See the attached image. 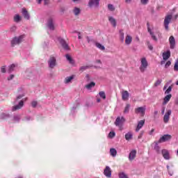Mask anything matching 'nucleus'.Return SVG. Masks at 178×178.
<instances>
[{
	"label": "nucleus",
	"instance_id": "obj_1",
	"mask_svg": "<svg viewBox=\"0 0 178 178\" xmlns=\"http://www.w3.org/2000/svg\"><path fill=\"white\" fill-rule=\"evenodd\" d=\"M57 40L65 51H70V47H69V44H67V42H66V40H65V39L61 37H58Z\"/></svg>",
	"mask_w": 178,
	"mask_h": 178
},
{
	"label": "nucleus",
	"instance_id": "obj_2",
	"mask_svg": "<svg viewBox=\"0 0 178 178\" xmlns=\"http://www.w3.org/2000/svg\"><path fill=\"white\" fill-rule=\"evenodd\" d=\"M23 38H24V35H22L19 37H15L11 40L12 47H15V45H19L20 42L23 41Z\"/></svg>",
	"mask_w": 178,
	"mask_h": 178
},
{
	"label": "nucleus",
	"instance_id": "obj_3",
	"mask_svg": "<svg viewBox=\"0 0 178 178\" xmlns=\"http://www.w3.org/2000/svg\"><path fill=\"white\" fill-rule=\"evenodd\" d=\"M141 65L140 67V70L141 72V73H144V72H145V69L147 67H148V61H147V58H145V57L141 58Z\"/></svg>",
	"mask_w": 178,
	"mask_h": 178
},
{
	"label": "nucleus",
	"instance_id": "obj_4",
	"mask_svg": "<svg viewBox=\"0 0 178 178\" xmlns=\"http://www.w3.org/2000/svg\"><path fill=\"white\" fill-rule=\"evenodd\" d=\"M47 63L49 69H54L57 65L56 58L54 56L50 57L49 60L47 61Z\"/></svg>",
	"mask_w": 178,
	"mask_h": 178
},
{
	"label": "nucleus",
	"instance_id": "obj_5",
	"mask_svg": "<svg viewBox=\"0 0 178 178\" xmlns=\"http://www.w3.org/2000/svg\"><path fill=\"white\" fill-rule=\"evenodd\" d=\"M147 32L149 33V35L152 37V40L153 41H158V38H156V36L155 35V34L154 33V31H152L154 30V27H152L151 29V27L149 26V22L147 23Z\"/></svg>",
	"mask_w": 178,
	"mask_h": 178
},
{
	"label": "nucleus",
	"instance_id": "obj_6",
	"mask_svg": "<svg viewBox=\"0 0 178 178\" xmlns=\"http://www.w3.org/2000/svg\"><path fill=\"white\" fill-rule=\"evenodd\" d=\"M172 15H168L164 19V27L165 30H169V23L172 21Z\"/></svg>",
	"mask_w": 178,
	"mask_h": 178
},
{
	"label": "nucleus",
	"instance_id": "obj_7",
	"mask_svg": "<svg viewBox=\"0 0 178 178\" xmlns=\"http://www.w3.org/2000/svg\"><path fill=\"white\" fill-rule=\"evenodd\" d=\"M47 27L50 30V31H55V24L54 23V19L49 18L47 20Z\"/></svg>",
	"mask_w": 178,
	"mask_h": 178
},
{
	"label": "nucleus",
	"instance_id": "obj_8",
	"mask_svg": "<svg viewBox=\"0 0 178 178\" xmlns=\"http://www.w3.org/2000/svg\"><path fill=\"white\" fill-rule=\"evenodd\" d=\"M104 176H106V177H112V170H111V167L106 166V168L104 170Z\"/></svg>",
	"mask_w": 178,
	"mask_h": 178
},
{
	"label": "nucleus",
	"instance_id": "obj_9",
	"mask_svg": "<svg viewBox=\"0 0 178 178\" xmlns=\"http://www.w3.org/2000/svg\"><path fill=\"white\" fill-rule=\"evenodd\" d=\"M169 140H172V136L169 134H165L161 138H160L159 143H166V141H169Z\"/></svg>",
	"mask_w": 178,
	"mask_h": 178
},
{
	"label": "nucleus",
	"instance_id": "obj_10",
	"mask_svg": "<svg viewBox=\"0 0 178 178\" xmlns=\"http://www.w3.org/2000/svg\"><path fill=\"white\" fill-rule=\"evenodd\" d=\"M99 1L101 0H89L88 6L89 8H92V6H95L98 8L99 6Z\"/></svg>",
	"mask_w": 178,
	"mask_h": 178
},
{
	"label": "nucleus",
	"instance_id": "obj_11",
	"mask_svg": "<svg viewBox=\"0 0 178 178\" xmlns=\"http://www.w3.org/2000/svg\"><path fill=\"white\" fill-rule=\"evenodd\" d=\"M169 42H170V49H175L176 47V40L175 39V37L171 35L169 38Z\"/></svg>",
	"mask_w": 178,
	"mask_h": 178
},
{
	"label": "nucleus",
	"instance_id": "obj_12",
	"mask_svg": "<svg viewBox=\"0 0 178 178\" xmlns=\"http://www.w3.org/2000/svg\"><path fill=\"white\" fill-rule=\"evenodd\" d=\"M161 154L163 155V158H164V159H165L166 161H169V159H170V155L168 149H163L161 150Z\"/></svg>",
	"mask_w": 178,
	"mask_h": 178
},
{
	"label": "nucleus",
	"instance_id": "obj_13",
	"mask_svg": "<svg viewBox=\"0 0 178 178\" xmlns=\"http://www.w3.org/2000/svg\"><path fill=\"white\" fill-rule=\"evenodd\" d=\"M146 109L147 108H146L145 106L138 107V108L135 109V113H140V115H145Z\"/></svg>",
	"mask_w": 178,
	"mask_h": 178
},
{
	"label": "nucleus",
	"instance_id": "obj_14",
	"mask_svg": "<svg viewBox=\"0 0 178 178\" xmlns=\"http://www.w3.org/2000/svg\"><path fill=\"white\" fill-rule=\"evenodd\" d=\"M24 105V102L23 100H21L17 105H15L13 107V112H15V111H17L19 109H22Z\"/></svg>",
	"mask_w": 178,
	"mask_h": 178
},
{
	"label": "nucleus",
	"instance_id": "obj_15",
	"mask_svg": "<svg viewBox=\"0 0 178 178\" xmlns=\"http://www.w3.org/2000/svg\"><path fill=\"white\" fill-rule=\"evenodd\" d=\"M170 115H172V110H168L163 117L164 123H168V122H169Z\"/></svg>",
	"mask_w": 178,
	"mask_h": 178
},
{
	"label": "nucleus",
	"instance_id": "obj_16",
	"mask_svg": "<svg viewBox=\"0 0 178 178\" xmlns=\"http://www.w3.org/2000/svg\"><path fill=\"white\" fill-rule=\"evenodd\" d=\"M80 104H81V100H80V99H76L74 106L72 107L71 113H74V111H76V109H77V107L80 106Z\"/></svg>",
	"mask_w": 178,
	"mask_h": 178
},
{
	"label": "nucleus",
	"instance_id": "obj_17",
	"mask_svg": "<svg viewBox=\"0 0 178 178\" xmlns=\"http://www.w3.org/2000/svg\"><path fill=\"white\" fill-rule=\"evenodd\" d=\"M22 13L24 19H26V20L30 19V14H29V11H27V10H26V8H22Z\"/></svg>",
	"mask_w": 178,
	"mask_h": 178
},
{
	"label": "nucleus",
	"instance_id": "obj_18",
	"mask_svg": "<svg viewBox=\"0 0 178 178\" xmlns=\"http://www.w3.org/2000/svg\"><path fill=\"white\" fill-rule=\"evenodd\" d=\"M136 155H137V151L136 149L131 151L129 155V161H133L136 158Z\"/></svg>",
	"mask_w": 178,
	"mask_h": 178
},
{
	"label": "nucleus",
	"instance_id": "obj_19",
	"mask_svg": "<svg viewBox=\"0 0 178 178\" xmlns=\"http://www.w3.org/2000/svg\"><path fill=\"white\" fill-rule=\"evenodd\" d=\"M108 22L111 23L113 27H116V26H118V22H116V19L112 16L108 17Z\"/></svg>",
	"mask_w": 178,
	"mask_h": 178
},
{
	"label": "nucleus",
	"instance_id": "obj_20",
	"mask_svg": "<svg viewBox=\"0 0 178 178\" xmlns=\"http://www.w3.org/2000/svg\"><path fill=\"white\" fill-rule=\"evenodd\" d=\"M74 77H76L75 75H71L70 76L65 77L64 80L65 84H69V83H72V81L74 79Z\"/></svg>",
	"mask_w": 178,
	"mask_h": 178
},
{
	"label": "nucleus",
	"instance_id": "obj_21",
	"mask_svg": "<svg viewBox=\"0 0 178 178\" xmlns=\"http://www.w3.org/2000/svg\"><path fill=\"white\" fill-rule=\"evenodd\" d=\"M65 58L67 60H68V62L70 63V65L74 66V65L76 64V61H74V60L72 58V56H70V55L66 54Z\"/></svg>",
	"mask_w": 178,
	"mask_h": 178
},
{
	"label": "nucleus",
	"instance_id": "obj_22",
	"mask_svg": "<svg viewBox=\"0 0 178 178\" xmlns=\"http://www.w3.org/2000/svg\"><path fill=\"white\" fill-rule=\"evenodd\" d=\"M170 58V50H167L166 52L163 53V60H168Z\"/></svg>",
	"mask_w": 178,
	"mask_h": 178
},
{
	"label": "nucleus",
	"instance_id": "obj_23",
	"mask_svg": "<svg viewBox=\"0 0 178 178\" xmlns=\"http://www.w3.org/2000/svg\"><path fill=\"white\" fill-rule=\"evenodd\" d=\"M131 41H133V38L130 35H127L125 38V44L127 45H130L131 44Z\"/></svg>",
	"mask_w": 178,
	"mask_h": 178
},
{
	"label": "nucleus",
	"instance_id": "obj_24",
	"mask_svg": "<svg viewBox=\"0 0 178 178\" xmlns=\"http://www.w3.org/2000/svg\"><path fill=\"white\" fill-rule=\"evenodd\" d=\"M170 98H172V95H167L163 99V105H166V104H168V102L170 101Z\"/></svg>",
	"mask_w": 178,
	"mask_h": 178
},
{
	"label": "nucleus",
	"instance_id": "obj_25",
	"mask_svg": "<svg viewBox=\"0 0 178 178\" xmlns=\"http://www.w3.org/2000/svg\"><path fill=\"white\" fill-rule=\"evenodd\" d=\"M129 92L127 90L122 92L123 101H127V99H129Z\"/></svg>",
	"mask_w": 178,
	"mask_h": 178
},
{
	"label": "nucleus",
	"instance_id": "obj_26",
	"mask_svg": "<svg viewBox=\"0 0 178 178\" xmlns=\"http://www.w3.org/2000/svg\"><path fill=\"white\" fill-rule=\"evenodd\" d=\"M125 140L127 141H130V140H133V134L131 132H128L125 134Z\"/></svg>",
	"mask_w": 178,
	"mask_h": 178
},
{
	"label": "nucleus",
	"instance_id": "obj_27",
	"mask_svg": "<svg viewBox=\"0 0 178 178\" xmlns=\"http://www.w3.org/2000/svg\"><path fill=\"white\" fill-rule=\"evenodd\" d=\"M95 86V82L91 81L88 84L86 85L85 88H87L88 90H91Z\"/></svg>",
	"mask_w": 178,
	"mask_h": 178
},
{
	"label": "nucleus",
	"instance_id": "obj_28",
	"mask_svg": "<svg viewBox=\"0 0 178 178\" xmlns=\"http://www.w3.org/2000/svg\"><path fill=\"white\" fill-rule=\"evenodd\" d=\"M119 33H120V40L121 42H124V33H123V29H120Z\"/></svg>",
	"mask_w": 178,
	"mask_h": 178
},
{
	"label": "nucleus",
	"instance_id": "obj_29",
	"mask_svg": "<svg viewBox=\"0 0 178 178\" xmlns=\"http://www.w3.org/2000/svg\"><path fill=\"white\" fill-rule=\"evenodd\" d=\"M90 67H92V65L81 66L79 67V72H84L87 69H90Z\"/></svg>",
	"mask_w": 178,
	"mask_h": 178
},
{
	"label": "nucleus",
	"instance_id": "obj_30",
	"mask_svg": "<svg viewBox=\"0 0 178 178\" xmlns=\"http://www.w3.org/2000/svg\"><path fill=\"white\" fill-rule=\"evenodd\" d=\"M154 149H155L156 154H161V147H159V145L158 144V143H155Z\"/></svg>",
	"mask_w": 178,
	"mask_h": 178
},
{
	"label": "nucleus",
	"instance_id": "obj_31",
	"mask_svg": "<svg viewBox=\"0 0 178 178\" xmlns=\"http://www.w3.org/2000/svg\"><path fill=\"white\" fill-rule=\"evenodd\" d=\"M110 154H111V156H116V155L118 154V151H116V149H115V148H111V149H110Z\"/></svg>",
	"mask_w": 178,
	"mask_h": 178
},
{
	"label": "nucleus",
	"instance_id": "obj_32",
	"mask_svg": "<svg viewBox=\"0 0 178 178\" xmlns=\"http://www.w3.org/2000/svg\"><path fill=\"white\" fill-rule=\"evenodd\" d=\"M81 12V10H80V8L77 7H75L74 8L73 13L75 15V16H77Z\"/></svg>",
	"mask_w": 178,
	"mask_h": 178
},
{
	"label": "nucleus",
	"instance_id": "obj_33",
	"mask_svg": "<svg viewBox=\"0 0 178 178\" xmlns=\"http://www.w3.org/2000/svg\"><path fill=\"white\" fill-rule=\"evenodd\" d=\"M118 177L119 178H129V177L127 176V175L126 173H124V172H120L118 174Z\"/></svg>",
	"mask_w": 178,
	"mask_h": 178
},
{
	"label": "nucleus",
	"instance_id": "obj_34",
	"mask_svg": "<svg viewBox=\"0 0 178 178\" xmlns=\"http://www.w3.org/2000/svg\"><path fill=\"white\" fill-rule=\"evenodd\" d=\"M96 47L101 49L102 51H105V46L102 45L101 43H96Z\"/></svg>",
	"mask_w": 178,
	"mask_h": 178
},
{
	"label": "nucleus",
	"instance_id": "obj_35",
	"mask_svg": "<svg viewBox=\"0 0 178 178\" xmlns=\"http://www.w3.org/2000/svg\"><path fill=\"white\" fill-rule=\"evenodd\" d=\"M15 67H16V65L15 64H12L11 65H10L8 70V73H12V72L15 70Z\"/></svg>",
	"mask_w": 178,
	"mask_h": 178
},
{
	"label": "nucleus",
	"instance_id": "obj_36",
	"mask_svg": "<svg viewBox=\"0 0 178 178\" xmlns=\"http://www.w3.org/2000/svg\"><path fill=\"white\" fill-rule=\"evenodd\" d=\"M22 19V17L19 15H15L14 16V22H16V23H19V22Z\"/></svg>",
	"mask_w": 178,
	"mask_h": 178
},
{
	"label": "nucleus",
	"instance_id": "obj_37",
	"mask_svg": "<svg viewBox=\"0 0 178 178\" xmlns=\"http://www.w3.org/2000/svg\"><path fill=\"white\" fill-rule=\"evenodd\" d=\"M129 112H130V104H127L124 110V113H129Z\"/></svg>",
	"mask_w": 178,
	"mask_h": 178
},
{
	"label": "nucleus",
	"instance_id": "obj_38",
	"mask_svg": "<svg viewBox=\"0 0 178 178\" xmlns=\"http://www.w3.org/2000/svg\"><path fill=\"white\" fill-rule=\"evenodd\" d=\"M99 95L103 99H106V95H105V92H99Z\"/></svg>",
	"mask_w": 178,
	"mask_h": 178
},
{
	"label": "nucleus",
	"instance_id": "obj_39",
	"mask_svg": "<svg viewBox=\"0 0 178 178\" xmlns=\"http://www.w3.org/2000/svg\"><path fill=\"white\" fill-rule=\"evenodd\" d=\"M145 123V120H140L138 122L137 126L141 129L144 126Z\"/></svg>",
	"mask_w": 178,
	"mask_h": 178
},
{
	"label": "nucleus",
	"instance_id": "obj_40",
	"mask_svg": "<svg viewBox=\"0 0 178 178\" xmlns=\"http://www.w3.org/2000/svg\"><path fill=\"white\" fill-rule=\"evenodd\" d=\"M147 48H148V49H149V51H152L154 49V47L152 46V44H151V42H149V41L147 42Z\"/></svg>",
	"mask_w": 178,
	"mask_h": 178
},
{
	"label": "nucleus",
	"instance_id": "obj_41",
	"mask_svg": "<svg viewBox=\"0 0 178 178\" xmlns=\"http://www.w3.org/2000/svg\"><path fill=\"white\" fill-rule=\"evenodd\" d=\"M120 122H122L120 117H118L115 120V124H116V126H119L120 124Z\"/></svg>",
	"mask_w": 178,
	"mask_h": 178
},
{
	"label": "nucleus",
	"instance_id": "obj_42",
	"mask_svg": "<svg viewBox=\"0 0 178 178\" xmlns=\"http://www.w3.org/2000/svg\"><path fill=\"white\" fill-rule=\"evenodd\" d=\"M161 83H162V79H158L155 83H154V87H158V86H161Z\"/></svg>",
	"mask_w": 178,
	"mask_h": 178
},
{
	"label": "nucleus",
	"instance_id": "obj_43",
	"mask_svg": "<svg viewBox=\"0 0 178 178\" xmlns=\"http://www.w3.org/2000/svg\"><path fill=\"white\" fill-rule=\"evenodd\" d=\"M115 136H116V133H115V131H110L108 134V137L110 138H113V137H115Z\"/></svg>",
	"mask_w": 178,
	"mask_h": 178
},
{
	"label": "nucleus",
	"instance_id": "obj_44",
	"mask_svg": "<svg viewBox=\"0 0 178 178\" xmlns=\"http://www.w3.org/2000/svg\"><path fill=\"white\" fill-rule=\"evenodd\" d=\"M175 72H178V58L177 59L175 65H174Z\"/></svg>",
	"mask_w": 178,
	"mask_h": 178
},
{
	"label": "nucleus",
	"instance_id": "obj_45",
	"mask_svg": "<svg viewBox=\"0 0 178 178\" xmlns=\"http://www.w3.org/2000/svg\"><path fill=\"white\" fill-rule=\"evenodd\" d=\"M108 10H111V12H113V10H115V7H113V5L112 4H108Z\"/></svg>",
	"mask_w": 178,
	"mask_h": 178
},
{
	"label": "nucleus",
	"instance_id": "obj_46",
	"mask_svg": "<svg viewBox=\"0 0 178 178\" xmlns=\"http://www.w3.org/2000/svg\"><path fill=\"white\" fill-rule=\"evenodd\" d=\"M170 167H169V165H167V170H168V173L170 176H173V171H170Z\"/></svg>",
	"mask_w": 178,
	"mask_h": 178
},
{
	"label": "nucleus",
	"instance_id": "obj_47",
	"mask_svg": "<svg viewBox=\"0 0 178 178\" xmlns=\"http://www.w3.org/2000/svg\"><path fill=\"white\" fill-rule=\"evenodd\" d=\"M172 86H169L168 89L165 91V94H170L172 92Z\"/></svg>",
	"mask_w": 178,
	"mask_h": 178
},
{
	"label": "nucleus",
	"instance_id": "obj_48",
	"mask_svg": "<svg viewBox=\"0 0 178 178\" xmlns=\"http://www.w3.org/2000/svg\"><path fill=\"white\" fill-rule=\"evenodd\" d=\"M171 65H172V62L170 60L167 61L165 65V68L168 69V67H169V66H170Z\"/></svg>",
	"mask_w": 178,
	"mask_h": 178
},
{
	"label": "nucleus",
	"instance_id": "obj_49",
	"mask_svg": "<svg viewBox=\"0 0 178 178\" xmlns=\"http://www.w3.org/2000/svg\"><path fill=\"white\" fill-rule=\"evenodd\" d=\"M143 136H144V131H141L139 136H138V140L143 138Z\"/></svg>",
	"mask_w": 178,
	"mask_h": 178
},
{
	"label": "nucleus",
	"instance_id": "obj_50",
	"mask_svg": "<svg viewBox=\"0 0 178 178\" xmlns=\"http://www.w3.org/2000/svg\"><path fill=\"white\" fill-rule=\"evenodd\" d=\"M149 0H140V2L142 3V5H147V3H148V1Z\"/></svg>",
	"mask_w": 178,
	"mask_h": 178
},
{
	"label": "nucleus",
	"instance_id": "obj_51",
	"mask_svg": "<svg viewBox=\"0 0 178 178\" xmlns=\"http://www.w3.org/2000/svg\"><path fill=\"white\" fill-rule=\"evenodd\" d=\"M1 73H6V68L5 67V66H2L1 67Z\"/></svg>",
	"mask_w": 178,
	"mask_h": 178
},
{
	"label": "nucleus",
	"instance_id": "obj_52",
	"mask_svg": "<svg viewBox=\"0 0 178 178\" xmlns=\"http://www.w3.org/2000/svg\"><path fill=\"white\" fill-rule=\"evenodd\" d=\"M65 10H66V8H65V7H60V13H62V14L65 13Z\"/></svg>",
	"mask_w": 178,
	"mask_h": 178
},
{
	"label": "nucleus",
	"instance_id": "obj_53",
	"mask_svg": "<svg viewBox=\"0 0 178 178\" xmlns=\"http://www.w3.org/2000/svg\"><path fill=\"white\" fill-rule=\"evenodd\" d=\"M37 104H38V103L36 101H33L31 102V105H32L33 108H35V106H37Z\"/></svg>",
	"mask_w": 178,
	"mask_h": 178
},
{
	"label": "nucleus",
	"instance_id": "obj_54",
	"mask_svg": "<svg viewBox=\"0 0 178 178\" xmlns=\"http://www.w3.org/2000/svg\"><path fill=\"white\" fill-rule=\"evenodd\" d=\"M23 97H24V95H19L17 97L16 101H17L18 99H22V98H23Z\"/></svg>",
	"mask_w": 178,
	"mask_h": 178
},
{
	"label": "nucleus",
	"instance_id": "obj_55",
	"mask_svg": "<svg viewBox=\"0 0 178 178\" xmlns=\"http://www.w3.org/2000/svg\"><path fill=\"white\" fill-rule=\"evenodd\" d=\"M154 131H155V129H152V130L150 131H149V135L152 136V134H154Z\"/></svg>",
	"mask_w": 178,
	"mask_h": 178
},
{
	"label": "nucleus",
	"instance_id": "obj_56",
	"mask_svg": "<svg viewBox=\"0 0 178 178\" xmlns=\"http://www.w3.org/2000/svg\"><path fill=\"white\" fill-rule=\"evenodd\" d=\"M14 120H15V121L20 120V117L19 115L15 116L14 117Z\"/></svg>",
	"mask_w": 178,
	"mask_h": 178
},
{
	"label": "nucleus",
	"instance_id": "obj_57",
	"mask_svg": "<svg viewBox=\"0 0 178 178\" xmlns=\"http://www.w3.org/2000/svg\"><path fill=\"white\" fill-rule=\"evenodd\" d=\"M165 106H163V107H162V109H161V114H162V115H165Z\"/></svg>",
	"mask_w": 178,
	"mask_h": 178
},
{
	"label": "nucleus",
	"instance_id": "obj_58",
	"mask_svg": "<svg viewBox=\"0 0 178 178\" xmlns=\"http://www.w3.org/2000/svg\"><path fill=\"white\" fill-rule=\"evenodd\" d=\"M15 77V75L11 74L9 77H8V80H12Z\"/></svg>",
	"mask_w": 178,
	"mask_h": 178
},
{
	"label": "nucleus",
	"instance_id": "obj_59",
	"mask_svg": "<svg viewBox=\"0 0 178 178\" xmlns=\"http://www.w3.org/2000/svg\"><path fill=\"white\" fill-rule=\"evenodd\" d=\"M77 33H78V39L81 40V33L80 32H77Z\"/></svg>",
	"mask_w": 178,
	"mask_h": 178
},
{
	"label": "nucleus",
	"instance_id": "obj_60",
	"mask_svg": "<svg viewBox=\"0 0 178 178\" xmlns=\"http://www.w3.org/2000/svg\"><path fill=\"white\" fill-rule=\"evenodd\" d=\"M95 63H100V65H102V61H101V60H96Z\"/></svg>",
	"mask_w": 178,
	"mask_h": 178
},
{
	"label": "nucleus",
	"instance_id": "obj_61",
	"mask_svg": "<svg viewBox=\"0 0 178 178\" xmlns=\"http://www.w3.org/2000/svg\"><path fill=\"white\" fill-rule=\"evenodd\" d=\"M158 115V111H154V118Z\"/></svg>",
	"mask_w": 178,
	"mask_h": 178
},
{
	"label": "nucleus",
	"instance_id": "obj_62",
	"mask_svg": "<svg viewBox=\"0 0 178 178\" xmlns=\"http://www.w3.org/2000/svg\"><path fill=\"white\" fill-rule=\"evenodd\" d=\"M141 128L140 127H136V131H140V129Z\"/></svg>",
	"mask_w": 178,
	"mask_h": 178
},
{
	"label": "nucleus",
	"instance_id": "obj_63",
	"mask_svg": "<svg viewBox=\"0 0 178 178\" xmlns=\"http://www.w3.org/2000/svg\"><path fill=\"white\" fill-rule=\"evenodd\" d=\"M168 88V83H166L163 87V90H166Z\"/></svg>",
	"mask_w": 178,
	"mask_h": 178
},
{
	"label": "nucleus",
	"instance_id": "obj_64",
	"mask_svg": "<svg viewBox=\"0 0 178 178\" xmlns=\"http://www.w3.org/2000/svg\"><path fill=\"white\" fill-rule=\"evenodd\" d=\"M175 105H178V97L175 100Z\"/></svg>",
	"mask_w": 178,
	"mask_h": 178
}]
</instances>
